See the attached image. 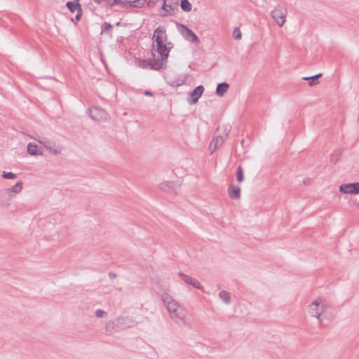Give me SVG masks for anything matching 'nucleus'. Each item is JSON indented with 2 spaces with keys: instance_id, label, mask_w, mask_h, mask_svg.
Listing matches in <instances>:
<instances>
[{
  "instance_id": "1",
  "label": "nucleus",
  "mask_w": 359,
  "mask_h": 359,
  "mask_svg": "<svg viewBox=\"0 0 359 359\" xmlns=\"http://www.w3.org/2000/svg\"><path fill=\"white\" fill-rule=\"evenodd\" d=\"M156 46L153 45L151 49L154 61L142 60L143 67H149L151 69L160 70L165 65L169 50L164 43H156Z\"/></svg>"
},
{
  "instance_id": "2",
  "label": "nucleus",
  "mask_w": 359,
  "mask_h": 359,
  "mask_svg": "<svg viewBox=\"0 0 359 359\" xmlns=\"http://www.w3.org/2000/svg\"><path fill=\"white\" fill-rule=\"evenodd\" d=\"M163 305L165 306L170 317L176 323L183 322L185 320L187 312L168 293L161 295Z\"/></svg>"
},
{
  "instance_id": "3",
  "label": "nucleus",
  "mask_w": 359,
  "mask_h": 359,
  "mask_svg": "<svg viewBox=\"0 0 359 359\" xmlns=\"http://www.w3.org/2000/svg\"><path fill=\"white\" fill-rule=\"evenodd\" d=\"M287 15V8L280 6H276L274 9L271 12V16L279 27H283L286 21Z\"/></svg>"
},
{
  "instance_id": "4",
  "label": "nucleus",
  "mask_w": 359,
  "mask_h": 359,
  "mask_svg": "<svg viewBox=\"0 0 359 359\" xmlns=\"http://www.w3.org/2000/svg\"><path fill=\"white\" fill-rule=\"evenodd\" d=\"M88 114L90 117L96 121H106L109 117L107 112L99 107L89 108Z\"/></svg>"
},
{
  "instance_id": "5",
  "label": "nucleus",
  "mask_w": 359,
  "mask_h": 359,
  "mask_svg": "<svg viewBox=\"0 0 359 359\" xmlns=\"http://www.w3.org/2000/svg\"><path fill=\"white\" fill-rule=\"evenodd\" d=\"M326 310V306L321 305L320 299L314 300L309 306V312L312 317L316 318L320 320L321 314Z\"/></svg>"
},
{
  "instance_id": "6",
  "label": "nucleus",
  "mask_w": 359,
  "mask_h": 359,
  "mask_svg": "<svg viewBox=\"0 0 359 359\" xmlns=\"http://www.w3.org/2000/svg\"><path fill=\"white\" fill-rule=\"evenodd\" d=\"M177 27L182 28L181 33L184 37L191 42H198L199 39L196 34L188 27L184 25L177 23Z\"/></svg>"
},
{
  "instance_id": "7",
  "label": "nucleus",
  "mask_w": 359,
  "mask_h": 359,
  "mask_svg": "<svg viewBox=\"0 0 359 359\" xmlns=\"http://www.w3.org/2000/svg\"><path fill=\"white\" fill-rule=\"evenodd\" d=\"M339 191L344 194H359V182L354 183L343 184L339 186Z\"/></svg>"
},
{
  "instance_id": "8",
  "label": "nucleus",
  "mask_w": 359,
  "mask_h": 359,
  "mask_svg": "<svg viewBox=\"0 0 359 359\" xmlns=\"http://www.w3.org/2000/svg\"><path fill=\"white\" fill-rule=\"evenodd\" d=\"M204 92V87L201 85L196 87L190 93L188 102L190 104H196L199 97L202 95Z\"/></svg>"
},
{
  "instance_id": "9",
  "label": "nucleus",
  "mask_w": 359,
  "mask_h": 359,
  "mask_svg": "<svg viewBox=\"0 0 359 359\" xmlns=\"http://www.w3.org/2000/svg\"><path fill=\"white\" fill-rule=\"evenodd\" d=\"M179 276L187 284L192 285L194 287L198 289V290L202 289V285H201V283L196 278H194L191 276L185 275L182 272H180Z\"/></svg>"
},
{
  "instance_id": "10",
  "label": "nucleus",
  "mask_w": 359,
  "mask_h": 359,
  "mask_svg": "<svg viewBox=\"0 0 359 359\" xmlns=\"http://www.w3.org/2000/svg\"><path fill=\"white\" fill-rule=\"evenodd\" d=\"M154 38L156 43H164L167 40L165 29L163 27H158L154 30Z\"/></svg>"
},
{
  "instance_id": "11",
  "label": "nucleus",
  "mask_w": 359,
  "mask_h": 359,
  "mask_svg": "<svg viewBox=\"0 0 359 359\" xmlns=\"http://www.w3.org/2000/svg\"><path fill=\"white\" fill-rule=\"evenodd\" d=\"M228 194L232 199H240L241 188L238 186L230 184L228 187Z\"/></svg>"
},
{
  "instance_id": "12",
  "label": "nucleus",
  "mask_w": 359,
  "mask_h": 359,
  "mask_svg": "<svg viewBox=\"0 0 359 359\" xmlns=\"http://www.w3.org/2000/svg\"><path fill=\"white\" fill-rule=\"evenodd\" d=\"M27 152L32 156H35L37 154L42 155L43 149L41 147H38V145L35 143L30 142L27 145Z\"/></svg>"
},
{
  "instance_id": "13",
  "label": "nucleus",
  "mask_w": 359,
  "mask_h": 359,
  "mask_svg": "<svg viewBox=\"0 0 359 359\" xmlns=\"http://www.w3.org/2000/svg\"><path fill=\"white\" fill-rule=\"evenodd\" d=\"M175 183L174 182H166L160 184L159 187L163 191L170 192L176 194L177 191L175 189Z\"/></svg>"
},
{
  "instance_id": "14",
  "label": "nucleus",
  "mask_w": 359,
  "mask_h": 359,
  "mask_svg": "<svg viewBox=\"0 0 359 359\" xmlns=\"http://www.w3.org/2000/svg\"><path fill=\"white\" fill-rule=\"evenodd\" d=\"M22 188V182L18 181L14 186L5 190L6 193L9 195L10 197L14 196L16 194L19 193Z\"/></svg>"
},
{
  "instance_id": "15",
  "label": "nucleus",
  "mask_w": 359,
  "mask_h": 359,
  "mask_svg": "<svg viewBox=\"0 0 359 359\" xmlns=\"http://www.w3.org/2000/svg\"><path fill=\"white\" fill-rule=\"evenodd\" d=\"M229 85L226 82L220 83L216 88V93L218 96H223L228 90Z\"/></svg>"
},
{
  "instance_id": "16",
  "label": "nucleus",
  "mask_w": 359,
  "mask_h": 359,
  "mask_svg": "<svg viewBox=\"0 0 359 359\" xmlns=\"http://www.w3.org/2000/svg\"><path fill=\"white\" fill-rule=\"evenodd\" d=\"M161 9L164 11V13H161V15L162 17L170 16L174 15L175 12H172L170 10L168 7V3L165 2V0H163V4L161 6Z\"/></svg>"
},
{
  "instance_id": "17",
  "label": "nucleus",
  "mask_w": 359,
  "mask_h": 359,
  "mask_svg": "<svg viewBox=\"0 0 359 359\" xmlns=\"http://www.w3.org/2000/svg\"><path fill=\"white\" fill-rule=\"evenodd\" d=\"M62 148L61 146L55 145V144L53 146L46 144V151H48L50 153L55 155L60 154L62 151Z\"/></svg>"
},
{
  "instance_id": "18",
  "label": "nucleus",
  "mask_w": 359,
  "mask_h": 359,
  "mask_svg": "<svg viewBox=\"0 0 359 359\" xmlns=\"http://www.w3.org/2000/svg\"><path fill=\"white\" fill-rule=\"evenodd\" d=\"M145 3L146 0H134L128 1L130 8H142Z\"/></svg>"
},
{
  "instance_id": "19",
  "label": "nucleus",
  "mask_w": 359,
  "mask_h": 359,
  "mask_svg": "<svg viewBox=\"0 0 359 359\" xmlns=\"http://www.w3.org/2000/svg\"><path fill=\"white\" fill-rule=\"evenodd\" d=\"M67 8L69 10L71 13H74L76 11H77L79 8H81V4L79 2H72V1H67L66 4Z\"/></svg>"
},
{
  "instance_id": "20",
  "label": "nucleus",
  "mask_w": 359,
  "mask_h": 359,
  "mask_svg": "<svg viewBox=\"0 0 359 359\" xmlns=\"http://www.w3.org/2000/svg\"><path fill=\"white\" fill-rule=\"evenodd\" d=\"M165 1L168 3V7L171 11H178L179 0H165Z\"/></svg>"
},
{
  "instance_id": "21",
  "label": "nucleus",
  "mask_w": 359,
  "mask_h": 359,
  "mask_svg": "<svg viewBox=\"0 0 359 359\" xmlns=\"http://www.w3.org/2000/svg\"><path fill=\"white\" fill-rule=\"evenodd\" d=\"M219 298L226 304H229L231 302V297L228 292L222 290L219 294Z\"/></svg>"
},
{
  "instance_id": "22",
  "label": "nucleus",
  "mask_w": 359,
  "mask_h": 359,
  "mask_svg": "<svg viewBox=\"0 0 359 359\" xmlns=\"http://www.w3.org/2000/svg\"><path fill=\"white\" fill-rule=\"evenodd\" d=\"M181 8L184 12H189L191 11L192 6L188 0H181Z\"/></svg>"
},
{
  "instance_id": "23",
  "label": "nucleus",
  "mask_w": 359,
  "mask_h": 359,
  "mask_svg": "<svg viewBox=\"0 0 359 359\" xmlns=\"http://www.w3.org/2000/svg\"><path fill=\"white\" fill-rule=\"evenodd\" d=\"M225 140L226 138L224 136H222V135H219L214 137L212 140V142H213L217 145V147H219L224 144Z\"/></svg>"
},
{
  "instance_id": "24",
  "label": "nucleus",
  "mask_w": 359,
  "mask_h": 359,
  "mask_svg": "<svg viewBox=\"0 0 359 359\" xmlns=\"http://www.w3.org/2000/svg\"><path fill=\"white\" fill-rule=\"evenodd\" d=\"M222 129V133L226 139L228 137V135L231 130V127L228 125H224L222 126H219L216 129V132L219 131V130Z\"/></svg>"
},
{
  "instance_id": "25",
  "label": "nucleus",
  "mask_w": 359,
  "mask_h": 359,
  "mask_svg": "<svg viewBox=\"0 0 359 359\" xmlns=\"http://www.w3.org/2000/svg\"><path fill=\"white\" fill-rule=\"evenodd\" d=\"M236 177L238 182H242L243 181V168L242 166H239L238 168Z\"/></svg>"
},
{
  "instance_id": "26",
  "label": "nucleus",
  "mask_w": 359,
  "mask_h": 359,
  "mask_svg": "<svg viewBox=\"0 0 359 359\" xmlns=\"http://www.w3.org/2000/svg\"><path fill=\"white\" fill-rule=\"evenodd\" d=\"M2 177L4 179H15L17 177V175L11 172L3 171Z\"/></svg>"
},
{
  "instance_id": "27",
  "label": "nucleus",
  "mask_w": 359,
  "mask_h": 359,
  "mask_svg": "<svg viewBox=\"0 0 359 359\" xmlns=\"http://www.w3.org/2000/svg\"><path fill=\"white\" fill-rule=\"evenodd\" d=\"M242 34L238 27H235L233 32V37L236 40H240L241 39Z\"/></svg>"
},
{
  "instance_id": "28",
  "label": "nucleus",
  "mask_w": 359,
  "mask_h": 359,
  "mask_svg": "<svg viewBox=\"0 0 359 359\" xmlns=\"http://www.w3.org/2000/svg\"><path fill=\"white\" fill-rule=\"evenodd\" d=\"M184 82V79H178V80H174L170 82V85L174 87L180 86L182 85Z\"/></svg>"
},
{
  "instance_id": "29",
  "label": "nucleus",
  "mask_w": 359,
  "mask_h": 359,
  "mask_svg": "<svg viewBox=\"0 0 359 359\" xmlns=\"http://www.w3.org/2000/svg\"><path fill=\"white\" fill-rule=\"evenodd\" d=\"M113 27L111 24H109V22H104V24L102 25V32H107L108 30H111L112 29Z\"/></svg>"
},
{
  "instance_id": "30",
  "label": "nucleus",
  "mask_w": 359,
  "mask_h": 359,
  "mask_svg": "<svg viewBox=\"0 0 359 359\" xmlns=\"http://www.w3.org/2000/svg\"><path fill=\"white\" fill-rule=\"evenodd\" d=\"M106 315H107V313L102 309H97L95 311V316L97 318H102V317L105 316Z\"/></svg>"
},
{
  "instance_id": "31",
  "label": "nucleus",
  "mask_w": 359,
  "mask_h": 359,
  "mask_svg": "<svg viewBox=\"0 0 359 359\" xmlns=\"http://www.w3.org/2000/svg\"><path fill=\"white\" fill-rule=\"evenodd\" d=\"M322 76H323L322 73H319V74H317L312 76L304 77L303 79L304 80H309V79H317L318 80L319 78L322 77Z\"/></svg>"
},
{
  "instance_id": "32",
  "label": "nucleus",
  "mask_w": 359,
  "mask_h": 359,
  "mask_svg": "<svg viewBox=\"0 0 359 359\" xmlns=\"http://www.w3.org/2000/svg\"><path fill=\"white\" fill-rule=\"evenodd\" d=\"M218 148V147H217V145L213 142H210V145H209V149L210 151V154H213V152Z\"/></svg>"
},
{
  "instance_id": "33",
  "label": "nucleus",
  "mask_w": 359,
  "mask_h": 359,
  "mask_svg": "<svg viewBox=\"0 0 359 359\" xmlns=\"http://www.w3.org/2000/svg\"><path fill=\"white\" fill-rule=\"evenodd\" d=\"M77 13L75 16V19L77 20V21H79L81 18V15H82V9H81V7L79 8L77 11Z\"/></svg>"
},
{
  "instance_id": "34",
  "label": "nucleus",
  "mask_w": 359,
  "mask_h": 359,
  "mask_svg": "<svg viewBox=\"0 0 359 359\" xmlns=\"http://www.w3.org/2000/svg\"><path fill=\"white\" fill-rule=\"evenodd\" d=\"M309 85L310 86H313L318 83V81L317 79H309Z\"/></svg>"
},
{
  "instance_id": "35",
  "label": "nucleus",
  "mask_w": 359,
  "mask_h": 359,
  "mask_svg": "<svg viewBox=\"0 0 359 359\" xmlns=\"http://www.w3.org/2000/svg\"><path fill=\"white\" fill-rule=\"evenodd\" d=\"M128 0H114V2L117 3L118 4H128Z\"/></svg>"
},
{
  "instance_id": "36",
  "label": "nucleus",
  "mask_w": 359,
  "mask_h": 359,
  "mask_svg": "<svg viewBox=\"0 0 359 359\" xmlns=\"http://www.w3.org/2000/svg\"><path fill=\"white\" fill-rule=\"evenodd\" d=\"M109 277L113 280L117 277V275L116 273L111 271L109 273Z\"/></svg>"
},
{
  "instance_id": "37",
  "label": "nucleus",
  "mask_w": 359,
  "mask_h": 359,
  "mask_svg": "<svg viewBox=\"0 0 359 359\" xmlns=\"http://www.w3.org/2000/svg\"><path fill=\"white\" fill-rule=\"evenodd\" d=\"M117 4H118L117 3L114 2V0H112V1H109L108 2V6L109 7H114L115 5H117Z\"/></svg>"
},
{
  "instance_id": "38",
  "label": "nucleus",
  "mask_w": 359,
  "mask_h": 359,
  "mask_svg": "<svg viewBox=\"0 0 359 359\" xmlns=\"http://www.w3.org/2000/svg\"><path fill=\"white\" fill-rule=\"evenodd\" d=\"M144 94L147 96H153L154 95L153 93L151 91H149V90H145Z\"/></svg>"
},
{
  "instance_id": "39",
  "label": "nucleus",
  "mask_w": 359,
  "mask_h": 359,
  "mask_svg": "<svg viewBox=\"0 0 359 359\" xmlns=\"http://www.w3.org/2000/svg\"><path fill=\"white\" fill-rule=\"evenodd\" d=\"M154 5V2L153 1V0H149V1L147 2V6H148L149 7H152Z\"/></svg>"
},
{
  "instance_id": "40",
  "label": "nucleus",
  "mask_w": 359,
  "mask_h": 359,
  "mask_svg": "<svg viewBox=\"0 0 359 359\" xmlns=\"http://www.w3.org/2000/svg\"><path fill=\"white\" fill-rule=\"evenodd\" d=\"M74 2H76V3L79 2V0H74Z\"/></svg>"
}]
</instances>
